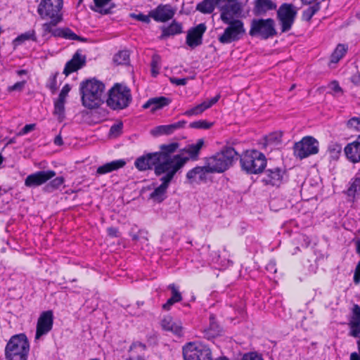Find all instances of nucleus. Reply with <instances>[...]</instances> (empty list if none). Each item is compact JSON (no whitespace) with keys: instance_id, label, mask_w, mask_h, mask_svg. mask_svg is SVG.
Returning <instances> with one entry per match:
<instances>
[{"instance_id":"52","label":"nucleus","mask_w":360,"mask_h":360,"mask_svg":"<svg viewBox=\"0 0 360 360\" xmlns=\"http://www.w3.org/2000/svg\"><path fill=\"white\" fill-rule=\"evenodd\" d=\"M70 86L68 84H65L61 89L58 99L65 102V98L70 92Z\"/></svg>"},{"instance_id":"35","label":"nucleus","mask_w":360,"mask_h":360,"mask_svg":"<svg viewBox=\"0 0 360 360\" xmlns=\"http://www.w3.org/2000/svg\"><path fill=\"white\" fill-rule=\"evenodd\" d=\"M130 18L135 19L139 21H141L146 23H148L150 22V18H153L155 21H158V8L153 9L150 12L148 15H144L143 13H130Z\"/></svg>"},{"instance_id":"44","label":"nucleus","mask_w":360,"mask_h":360,"mask_svg":"<svg viewBox=\"0 0 360 360\" xmlns=\"http://www.w3.org/2000/svg\"><path fill=\"white\" fill-rule=\"evenodd\" d=\"M207 109V105H206L205 103L202 102V103L197 105L190 110H186L184 112V115L187 116L197 115L201 114Z\"/></svg>"},{"instance_id":"42","label":"nucleus","mask_w":360,"mask_h":360,"mask_svg":"<svg viewBox=\"0 0 360 360\" xmlns=\"http://www.w3.org/2000/svg\"><path fill=\"white\" fill-rule=\"evenodd\" d=\"M328 151L333 160H338L342 152V145L338 143H331L328 148Z\"/></svg>"},{"instance_id":"27","label":"nucleus","mask_w":360,"mask_h":360,"mask_svg":"<svg viewBox=\"0 0 360 360\" xmlns=\"http://www.w3.org/2000/svg\"><path fill=\"white\" fill-rule=\"evenodd\" d=\"M349 335L356 338L360 335V307L354 304L349 319Z\"/></svg>"},{"instance_id":"36","label":"nucleus","mask_w":360,"mask_h":360,"mask_svg":"<svg viewBox=\"0 0 360 360\" xmlns=\"http://www.w3.org/2000/svg\"><path fill=\"white\" fill-rule=\"evenodd\" d=\"M215 6V0H202L197 5L196 9L202 13H212Z\"/></svg>"},{"instance_id":"46","label":"nucleus","mask_w":360,"mask_h":360,"mask_svg":"<svg viewBox=\"0 0 360 360\" xmlns=\"http://www.w3.org/2000/svg\"><path fill=\"white\" fill-rule=\"evenodd\" d=\"M65 101L57 100L54 103V114L58 116V119L64 117Z\"/></svg>"},{"instance_id":"21","label":"nucleus","mask_w":360,"mask_h":360,"mask_svg":"<svg viewBox=\"0 0 360 360\" xmlns=\"http://www.w3.org/2000/svg\"><path fill=\"white\" fill-rule=\"evenodd\" d=\"M161 327L163 330L170 333L178 338H181L184 335L181 322L174 320L169 316L165 317L162 320Z\"/></svg>"},{"instance_id":"56","label":"nucleus","mask_w":360,"mask_h":360,"mask_svg":"<svg viewBox=\"0 0 360 360\" xmlns=\"http://www.w3.org/2000/svg\"><path fill=\"white\" fill-rule=\"evenodd\" d=\"M242 360H263L262 358L256 353L250 352L243 355Z\"/></svg>"},{"instance_id":"18","label":"nucleus","mask_w":360,"mask_h":360,"mask_svg":"<svg viewBox=\"0 0 360 360\" xmlns=\"http://www.w3.org/2000/svg\"><path fill=\"white\" fill-rule=\"evenodd\" d=\"M134 165L139 171L153 169L158 175V152L148 153L138 158Z\"/></svg>"},{"instance_id":"41","label":"nucleus","mask_w":360,"mask_h":360,"mask_svg":"<svg viewBox=\"0 0 360 360\" xmlns=\"http://www.w3.org/2000/svg\"><path fill=\"white\" fill-rule=\"evenodd\" d=\"M64 181L65 179L63 176H58L46 184L44 189L46 192L51 193L59 188L63 184Z\"/></svg>"},{"instance_id":"34","label":"nucleus","mask_w":360,"mask_h":360,"mask_svg":"<svg viewBox=\"0 0 360 360\" xmlns=\"http://www.w3.org/2000/svg\"><path fill=\"white\" fill-rule=\"evenodd\" d=\"M168 288L172 290V296L167 300L166 303L162 304V309L165 311H169L173 304L182 300V296L174 284H170Z\"/></svg>"},{"instance_id":"59","label":"nucleus","mask_w":360,"mask_h":360,"mask_svg":"<svg viewBox=\"0 0 360 360\" xmlns=\"http://www.w3.org/2000/svg\"><path fill=\"white\" fill-rule=\"evenodd\" d=\"M330 88L331 90H333L334 92H340L342 93V89L340 86L338 82L337 81H333L330 84Z\"/></svg>"},{"instance_id":"30","label":"nucleus","mask_w":360,"mask_h":360,"mask_svg":"<svg viewBox=\"0 0 360 360\" xmlns=\"http://www.w3.org/2000/svg\"><path fill=\"white\" fill-rule=\"evenodd\" d=\"M204 145V140L202 139H198L195 143L188 145L186 148L181 150L182 152L187 153L188 156H183L192 160H197L199 158L200 150Z\"/></svg>"},{"instance_id":"38","label":"nucleus","mask_w":360,"mask_h":360,"mask_svg":"<svg viewBox=\"0 0 360 360\" xmlns=\"http://www.w3.org/2000/svg\"><path fill=\"white\" fill-rule=\"evenodd\" d=\"M347 51V46L345 44H339L330 56V62L337 63L344 56Z\"/></svg>"},{"instance_id":"54","label":"nucleus","mask_w":360,"mask_h":360,"mask_svg":"<svg viewBox=\"0 0 360 360\" xmlns=\"http://www.w3.org/2000/svg\"><path fill=\"white\" fill-rule=\"evenodd\" d=\"M36 124H26L18 133V136H22L25 135L32 131H33L35 129Z\"/></svg>"},{"instance_id":"13","label":"nucleus","mask_w":360,"mask_h":360,"mask_svg":"<svg viewBox=\"0 0 360 360\" xmlns=\"http://www.w3.org/2000/svg\"><path fill=\"white\" fill-rule=\"evenodd\" d=\"M216 7L221 12L220 18L222 21L233 18L241 11V6L237 0H215Z\"/></svg>"},{"instance_id":"39","label":"nucleus","mask_w":360,"mask_h":360,"mask_svg":"<svg viewBox=\"0 0 360 360\" xmlns=\"http://www.w3.org/2000/svg\"><path fill=\"white\" fill-rule=\"evenodd\" d=\"M113 61L117 65H129V53L127 50L120 51L113 57Z\"/></svg>"},{"instance_id":"14","label":"nucleus","mask_w":360,"mask_h":360,"mask_svg":"<svg viewBox=\"0 0 360 360\" xmlns=\"http://www.w3.org/2000/svg\"><path fill=\"white\" fill-rule=\"evenodd\" d=\"M178 142H172L168 144H162L160 146V150L159 151V162H172L171 165L174 162L184 159V166L188 162V159L183 158L181 154L172 155L174 153L179 147Z\"/></svg>"},{"instance_id":"24","label":"nucleus","mask_w":360,"mask_h":360,"mask_svg":"<svg viewBox=\"0 0 360 360\" xmlns=\"http://www.w3.org/2000/svg\"><path fill=\"white\" fill-rule=\"evenodd\" d=\"M86 64V56L77 51L72 56V59L68 61L63 70V74L68 76L70 73L75 72Z\"/></svg>"},{"instance_id":"40","label":"nucleus","mask_w":360,"mask_h":360,"mask_svg":"<svg viewBox=\"0 0 360 360\" xmlns=\"http://www.w3.org/2000/svg\"><path fill=\"white\" fill-rule=\"evenodd\" d=\"M360 192V177H355L349 182V188L347 190L348 196L354 197Z\"/></svg>"},{"instance_id":"31","label":"nucleus","mask_w":360,"mask_h":360,"mask_svg":"<svg viewBox=\"0 0 360 360\" xmlns=\"http://www.w3.org/2000/svg\"><path fill=\"white\" fill-rule=\"evenodd\" d=\"M126 165L124 160H116L107 162L97 168L96 174L103 175L122 168Z\"/></svg>"},{"instance_id":"29","label":"nucleus","mask_w":360,"mask_h":360,"mask_svg":"<svg viewBox=\"0 0 360 360\" xmlns=\"http://www.w3.org/2000/svg\"><path fill=\"white\" fill-rule=\"evenodd\" d=\"M112 0H94V6H91V9L101 15H108L113 13L115 4L111 2Z\"/></svg>"},{"instance_id":"47","label":"nucleus","mask_w":360,"mask_h":360,"mask_svg":"<svg viewBox=\"0 0 360 360\" xmlns=\"http://www.w3.org/2000/svg\"><path fill=\"white\" fill-rule=\"evenodd\" d=\"M122 122L113 124L110 129L109 135L113 138L117 137L122 133Z\"/></svg>"},{"instance_id":"60","label":"nucleus","mask_w":360,"mask_h":360,"mask_svg":"<svg viewBox=\"0 0 360 360\" xmlns=\"http://www.w3.org/2000/svg\"><path fill=\"white\" fill-rule=\"evenodd\" d=\"M219 98L220 96L217 95L209 101H205L204 103H205L206 105H207V109L212 106L214 104H215L219 101Z\"/></svg>"},{"instance_id":"12","label":"nucleus","mask_w":360,"mask_h":360,"mask_svg":"<svg viewBox=\"0 0 360 360\" xmlns=\"http://www.w3.org/2000/svg\"><path fill=\"white\" fill-rule=\"evenodd\" d=\"M297 11L292 4L283 3L277 11V18L281 25V32L289 31L296 18Z\"/></svg>"},{"instance_id":"57","label":"nucleus","mask_w":360,"mask_h":360,"mask_svg":"<svg viewBox=\"0 0 360 360\" xmlns=\"http://www.w3.org/2000/svg\"><path fill=\"white\" fill-rule=\"evenodd\" d=\"M172 102L169 98L165 96H159V109L168 105Z\"/></svg>"},{"instance_id":"43","label":"nucleus","mask_w":360,"mask_h":360,"mask_svg":"<svg viewBox=\"0 0 360 360\" xmlns=\"http://www.w3.org/2000/svg\"><path fill=\"white\" fill-rule=\"evenodd\" d=\"M26 40H32L34 41H37V37H36L34 30H30L23 34H21L20 35H19L18 37H16L15 39L14 42L17 43L18 44H20Z\"/></svg>"},{"instance_id":"55","label":"nucleus","mask_w":360,"mask_h":360,"mask_svg":"<svg viewBox=\"0 0 360 360\" xmlns=\"http://www.w3.org/2000/svg\"><path fill=\"white\" fill-rule=\"evenodd\" d=\"M25 81L18 82L13 86L8 87L9 91H22L25 84Z\"/></svg>"},{"instance_id":"3","label":"nucleus","mask_w":360,"mask_h":360,"mask_svg":"<svg viewBox=\"0 0 360 360\" xmlns=\"http://www.w3.org/2000/svg\"><path fill=\"white\" fill-rule=\"evenodd\" d=\"M238 153L232 147H225L219 153L206 158L211 174L222 173L232 166Z\"/></svg>"},{"instance_id":"11","label":"nucleus","mask_w":360,"mask_h":360,"mask_svg":"<svg viewBox=\"0 0 360 360\" xmlns=\"http://www.w3.org/2000/svg\"><path fill=\"white\" fill-rule=\"evenodd\" d=\"M293 150L295 156L302 160L319 153V141L312 136H304L295 143Z\"/></svg>"},{"instance_id":"17","label":"nucleus","mask_w":360,"mask_h":360,"mask_svg":"<svg viewBox=\"0 0 360 360\" xmlns=\"http://www.w3.org/2000/svg\"><path fill=\"white\" fill-rule=\"evenodd\" d=\"M53 170H43L28 175L25 180L27 187H37L42 185L56 176Z\"/></svg>"},{"instance_id":"63","label":"nucleus","mask_w":360,"mask_h":360,"mask_svg":"<svg viewBox=\"0 0 360 360\" xmlns=\"http://www.w3.org/2000/svg\"><path fill=\"white\" fill-rule=\"evenodd\" d=\"M354 282L356 284H359L360 283V271L355 270L354 275Z\"/></svg>"},{"instance_id":"9","label":"nucleus","mask_w":360,"mask_h":360,"mask_svg":"<svg viewBox=\"0 0 360 360\" xmlns=\"http://www.w3.org/2000/svg\"><path fill=\"white\" fill-rule=\"evenodd\" d=\"M228 25L225 28L224 33L219 37V41L223 44H230L238 41L245 34L244 23L239 19L229 18L226 21H222Z\"/></svg>"},{"instance_id":"50","label":"nucleus","mask_w":360,"mask_h":360,"mask_svg":"<svg viewBox=\"0 0 360 360\" xmlns=\"http://www.w3.org/2000/svg\"><path fill=\"white\" fill-rule=\"evenodd\" d=\"M151 107V112H154L158 109V97H154L149 99L146 103L143 104V108L145 109Z\"/></svg>"},{"instance_id":"49","label":"nucleus","mask_w":360,"mask_h":360,"mask_svg":"<svg viewBox=\"0 0 360 360\" xmlns=\"http://www.w3.org/2000/svg\"><path fill=\"white\" fill-rule=\"evenodd\" d=\"M58 75V72H56L54 75H53L49 80V83L47 84V87L53 92L54 93L57 89V77Z\"/></svg>"},{"instance_id":"2","label":"nucleus","mask_w":360,"mask_h":360,"mask_svg":"<svg viewBox=\"0 0 360 360\" xmlns=\"http://www.w3.org/2000/svg\"><path fill=\"white\" fill-rule=\"evenodd\" d=\"M63 0H41L38 6V13L42 19L50 20L42 25V31L50 30L51 26H56L63 20Z\"/></svg>"},{"instance_id":"16","label":"nucleus","mask_w":360,"mask_h":360,"mask_svg":"<svg viewBox=\"0 0 360 360\" xmlns=\"http://www.w3.org/2000/svg\"><path fill=\"white\" fill-rule=\"evenodd\" d=\"M53 315L51 310L41 313L38 319L35 339L39 340L41 336L47 334L53 327Z\"/></svg>"},{"instance_id":"51","label":"nucleus","mask_w":360,"mask_h":360,"mask_svg":"<svg viewBox=\"0 0 360 360\" xmlns=\"http://www.w3.org/2000/svg\"><path fill=\"white\" fill-rule=\"evenodd\" d=\"M214 319L212 317L210 318V327L208 328V331L210 332V335L212 336H214L216 335H218L220 330L219 326L214 322Z\"/></svg>"},{"instance_id":"48","label":"nucleus","mask_w":360,"mask_h":360,"mask_svg":"<svg viewBox=\"0 0 360 360\" xmlns=\"http://www.w3.org/2000/svg\"><path fill=\"white\" fill-rule=\"evenodd\" d=\"M347 127L356 131H360V117H353L347 122Z\"/></svg>"},{"instance_id":"23","label":"nucleus","mask_w":360,"mask_h":360,"mask_svg":"<svg viewBox=\"0 0 360 360\" xmlns=\"http://www.w3.org/2000/svg\"><path fill=\"white\" fill-rule=\"evenodd\" d=\"M49 34H51V36L54 37H62L70 40H84L68 27L57 28L56 26H51L50 30L42 31L43 37H46Z\"/></svg>"},{"instance_id":"45","label":"nucleus","mask_w":360,"mask_h":360,"mask_svg":"<svg viewBox=\"0 0 360 360\" xmlns=\"http://www.w3.org/2000/svg\"><path fill=\"white\" fill-rule=\"evenodd\" d=\"M213 125V122H209L207 120H200L190 123L189 127L193 129H210Z\"/></svg>"},{"instance_id":"58","label":"nucleus","mask_w":360,"mask_h":360,"mask_svg":"<svg viewBox=\"0 0 360 360\" xmlns=\"http://www.w3.org/2000/svg\"><path fill=\"white\" fill-rule=\"evenodd\" d=\"M187 80H188L187 78H175V77L170 78L171 82L177 86L186 85L187 83Z\"/></svg>"},{"instance_id":"7","label":"nucleus","mask_w":360,"mask_h":360,"mask_svg":"<svg viewBox=\"0 0 360 360\" xmlns=\"http://www.w3.org/2000/svg\"><path fill=\"white\" fill-rule=\"evenodd\" d=\"M241 168L248 174H258L263 172L266 165L265 155L257 151L246 152L240 157Z\"/></svg>"},{"instance_id":"32","label":"nucleus","mask_w":360,"mask_h":360,"mask_svg":"<svg viewBox=\"0 0 360 360\" xmlns=\"http://www.w3.org/2000/svg\"><path fill=\"white\" fill-rule=\"evenodd\" d=\"M186 122L181 120L175 123L159 125V136H169L173 134L176 130L185 127Z\"/></svg>"},{"instance_id":"15","label":"nucleus","mask_w":360,"mask_h":360,"mask_svg":"<svg viewBox=\"0 0 360 360\" xmlns=\"http://www.w3.org/2000/svg\"><path fill=\"white\" fill-rule=\"evenodd\" d=\"M287 179L285 169L280 167L268 169L264 172L262 182L266 186L278 188Z\"/></svg>"},{"instance_id":"10","label":"nucleus","mask_w":360,"mask_h":360,"mask_svg":"<svg viewBox=\"0 0 360 360\" xmlns=\"http://www.w3.org/2000/svg\"><path fill=\"white\" fill-rule=\"evenodd\" d=\"M184 360H212L210 349L198 342H188L183 347Z\"/></svg>"},{"instance_id":"37","label":"nucleus","mask_w":360,"mask_h":360,"mask_svg":"<svg viewBox=\"0 0 360 360\" xmlns=\"http://www.w3.org/2000/svg\"><path fill=\"white\" fill-rule=\"evenodd\" d=\"M141 195L143 198L153 199L155 201L158 197V186L153 183L150 186L143 187L141 190Z\"/></svg>"},{"instance_id":"28","label":"nucleus","mask_w":360,"mask_h":360,"mask_svg":"<svg viewBox=\"0 0 360 360\" xmlns=\"http://www.w3.org/2000/svg\"><path fill=\"white\" fill-rule=\"evenodd\" d=\"M276 8V4L271 0H255L252 13L255 16L264 15L268 11Z\"/></svg>"},{"instance_id":"19","label":"nucleus","mask_w":360,"mask_h":360,"mask_svg":"<svg viewBox=\"0 0 360 360\" xmlns=\"http://www.w3.org/2000/svg\"><path fill=\"white\" fill-rule=\"evenodd\" d=\"M206 29V25L204 23H200L191 28L186 36L187 45L192 49L200 46L202 44V36Z\"/></svg>"},{"instance_id":"64","label":"nucleus","mask_w":360,"mask_h":360,"mask_svg":"<svg viewBox=\"0 0 360 360\" xmlns=\"http://www.w3.org/2000/svg\"><path fill=\"white\" fill-rule=\"evenodd\" d=\"M350 360H360V356L357 352H352L350 354Z\"/></svg>"},{"instance_id":"25","label":"nucleus","mask_w":360,"mask_h":360,"mask_svg":"<svg viewBox=\"0 0 360 360\" xmlns=\"http://www.w3.org/2000/svg\"><path fill=\"white\" fill-rule=\"evenodd\" d=\"M302 5L308 6L302 12V20L310 22L314 15L321 9V1L320 0H300Z\"/></svg>"},{"instance_id":"8","label":"nucleus","mask_w":360,"mask_h":360,"mask_svg":"<svg viewBox=\"0 0 360 360\" xmlns=\"http://www.w3.org/2000/svg\"><path fill=\"white\" fill-rule=\"evenodd\" d=\"M249 34L262 39L272 38L277 34L276 23L272 18H254L250 22Z\"/></svg>"},{"instance_id":"5","label":"nucleus","mask_w":360,"mask_h":360,"mask_svg":"<svg viewBox=\"0 0 360 360\" xmlns=\"http://www.w3.org/2000/svg\"><path fill=\"white\" fill-rule=\"evenodd\" d=\"M30 344L23 334L13 335L5 348L7 360H27Z\"/></svg>"},{"instance_id":"61","label":"nucleus","mask_w":360,"mask_h":360,"mask_svg":"<svg viewBox=\"0 0 360 360\" xmlns=\"http://www.w3.org/2000/svg\"><path fill=\"white\" fill-rule=\"evenodd\" d=\"M156 64H157V61H156L155 57H153V60L151 62V74L154 77H157V75H158Z\"/></svg>"},{"instance_id":"22","label":"nucleus","mask_w":360,"mask_h":360,"mask_svg":"<svg viewBox=\"0 0 360 360\" xmlns=\"http://www.w3.org/2000/svg\"><path fill=\"white\" fill-rule=\"evenodd\" d=\"M161 34L159 39L162 40L167 39L171 37L181 34L183 32V25L181 22L173 20L169 24H164L160 27Z\"/></svg>"},{"instance_id":"1","label":"nucleus","mask_w":360,"mask_h":360,"mask_svg":"<svg viewBox=\"0 0 360 360\" xmlns=\"http://www.w3.org/2000/svg\"><path fill=\"white\" fill-rule=\"evenodd\" d=\"M105 85L103 82L91 79L80 84L82 102L89 109L98 108L104 102Z\"/></svg>"},{"instance_id":"62","label":"nucleus","mask_w":360,"mask_h":360,"mask_svg":"<svg viewBox=\"0 0 360 360\" xmlns=\"http://www.w3.org/2000/svg\"><path fill=\"white\" fill-rule=\"evenodd\" d=\"M108 233L109 236L112 237H117L118 236V229L115 227H109L108 229Z\"/></svg>"},{"instance_id":"4","label":"nucleus","mask_w":360,"mask_h":360,"mask_svg":"<svg viewBox=\"0 0 360 360\" xmlns=\"http://www.w3.org/2000/svg\"><path fill=\"white\" fill-rule=\"evenodd\" d=\"M184 159H181L174 165H171L172 162H159V176L163 174L160 180L162 182L159 185V202L162 201L165 198V194L167 188L169 186L175 174L179 172L184 167Z\"/></svg>"},{"instance_id":"26","label":"nucleus","mask_w":360,"mask_h":360,"mask_svg":"<svg viewBox=\"0 0 360 360\" xmlns=\"http://www.w3.org/2000/svg\"><path fill=\"white\" fill-rule=\"evenodd\" d=\"M207 174H211L207 164L205 162L204 166H197L190 169L186 173V179L189 184L196 181L197 177L200 181H206Z\"/></svg>"},{"instance_id":"33","label":"nucleus","mask_w":360,"mask_h":360,"mask_svg":"<svg viewBox=\"0 0 360 360\" xmlns=\"http://www.w3.org/2000/svg\"><path fill=\"white\" fill-rule=\"evenodd\" d=\"M176 10L169 4H159V22H166L172 20L175 15Z\"/></svg>"},{"instance_id":"6","label":"nucleus","mask_w":360,"mask_h":360,"mask_svg":"<svg viewBox=\"0 0 360 360\" xmlns=\"http://www.w3.org/2000/svg\"><path fill=\"white\" fill-rule=\"evenodd\" d=\"M131 100L130 89L117 83L109 90L106 103L112 110H121L127 108Z\"/></svg>"},{"instance_id":"20","label":"nucleus","mask_w":360,"mask_h":360,"mask_svg":"<svg viewBox=\"0 0 360 360\" xmlns=\"http://www.w3.org/2000/svg\"><path fill=\"white\" fill-rule=\"evenodd\" d=\"M344 153L349 162L353 164L360 162V134L356 140L346 145Z\"/></svg>"},{"instance_id":"53","label":"nucleus","mask_w":360,"mask_h":360,"mask_svg":"<svg viewBox=\"0 0 360 360\" xmlns=\"http://www.w3.org/2000/svg\"><path fill=\"white\" fill-rule=\"evenodd\" d=\"M281 134H271L267 136L265 139L266 143H273L274 142H280L281 141Z\"/></svg>"}]
</instances>
